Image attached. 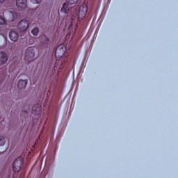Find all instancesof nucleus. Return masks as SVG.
I'll list each match as a JSON object with an SVG mask.
<instances>
[{
    "label": "nucleus",
    "instance_id": "obj_1",
    "mask_svg": "<svg viewBox=\"0 0 178 178\" xmlns=\"http://www.w3.org/2000/svg\"><path fill=\"white\" fill-rule=\"evenodd\" d=\"M77 1L79 0H68L67 3H64L61 8V12L62 13H67L71 8V12H73L71 14L72 20H79V22H81V20L86 17L87 12H88V6L81 5L79 10H76L75 8L72 7V5L77 3Z\"/></svg>",
    "mask_w": 178,
    "mask_h": 178
},
{
    "label": "nucleus",
    "instance_id": "obj_2",
    "mask_svg": "<svg viewBox=\"0 0 178 178\" xmlns=\"http://www.w3.org/2000/svg\"><path fill=\"white\" fill-rule=\"evenodd\" d=\"M29 27H30V22L26 19H22L18 23V30L20 31V33L27 31V30H29Z\"/></svg>",
    "mask_w": 178,
    "mask_h": 178
},
{
    "label": "nucleus",
    "instance_id": "obj_3",
    "mask_svg": "<svg viewBox=\"0 0 178 178\" xmlns=\"http://www.w3.org/2000/svg\"><path fill=\"white\" fill-rule=\"evenodd\" d=\"M23 159L22 158H17L13 164V169L15 172H19L22 170V166H23Z\"/></svg>",
    "mask_w": 178,
    "mask_h": 178
},
{
    "label": "nucleus",
    "instance_id": "obj_4",
    "mask_svg": "<svg viewBox=\"0 0 178 178\" xmlns=\"http://www.w3.org/2000/svg\"><path fill=\"white\" fill-rule=\"evenodd\" d=\"M66 52V48H65V45L59 44L55 50V56L58 58V59L62 58L65 53Z\"/></svg>",
    "mask_w": 178,
    "mask_h": 178
},
{
    "label": "nucleus",
    "instance_id": "obj_5",
    "mask_svg": "<svg viewBox=\"0 0 178 178\" xmlns=\"http://www.w3.org/2000/svg\"><path fill=\"white\" fill-rule=\"evenodd\" d=\"M40 44L42 47H44V48H48V47H49V38L47 37V35H42L40 37Z\"/></svg>",
    "mask_w": 178,
    "mask_h": 178
},
{
    "label": "nucleus",
    "instance_id": "obj_6",
    "mask_svg": "<svg viewBox=\"0 0 178 178\" xmlns=\"http://www.w3.org/2000/svg\"><path fill=\"white\" fill-rule=\"evenodd\" d=\"M9 38L13 42H16L19 38V33L16 31L11 30L9 33Z\"/></svg>",
    "mask_w": 178,
    "mask_h": 178
},
{
    "label": "nucleus",
    "instance_id": "obj_7",
    "mask_svg": "<svg viewBox=\"0 0 178 178\" xmlns=\"http://www.w3.org/2000/svg\"><path fill=\"white\" fill-rule=\"evenodd\" d=\"M8 59L9 57L8 56V54L4 51H1L0 53V65H5L8 62Z\"/></svg>",
    "mask_w": 178,
    "mask_h": 178
},
{
    "label": "nucleus",
    "instance_id": "obj_8",
    "mask_svg": "<svg viewBox=\"0 0 178 178\" xmlns=\"http://www.w3.org/2000/svg\"><path fill=\"white\" fill-rule=\"evenodd\" d=\"M29 83V81L27 79H19L18 81L17 87L19 90H24L26 87H27V84Z\"/></svg>",
    "mask_w": 178,
    "mask_h": 178
},
{
    "label": "nucleus",
    "instance_id": "obj_9",
    "mask_svg": "<svg viewBox=\"0 0 178 178\" xmlns=\"http://www.w3.org/2000/svg\"><path fill=\"white\" fill-rule=\"evenodd\" d=\"M16 6L20 9H26L27 8V1L26 0H17Z\"/></svg>",
    "mask_w": 178,
    "mask_h": 178
},
{
    "label": "nucleus",
    "instance_id": "obj_10",
    "mask_svg": "<svg viewBox=\"0 0 178 178\" xmlns=\"http://www.w3.org/2000/svg\"><path fill=\"white\" fill-rule=\"evenodd\" d=\"M32 113H33L35 116H40V115H41V107H40V104H35L33 106Z\"/></svg>",
    "mask_w": 178,
    "mask_h": 178
},
{
    "label": "nucleus",
    "instance_id": "obj_11",
    "mask_svg": "<svg viewBox=\"0 0 178 178\" xmlns=\"http://www.w3.org/2000/svg\"><path fill=\"white\" fill-rule=\"evenodd\" d=\"M34 56V49H27L26 51V58H33Z\"/></svg>",
    "mask_w": 178,
    "mask_h": 178
},
{
    "label": "nucleus",
    "instance_id": "obj_12",
    "mask_svg": "<svg viewBox=\"0 0 178 178\" xmlns=\"http://www.w3.org/2000/svg\"><path fill=\"white\" fill-rule=\"evenodd\" d=\"M8 26V21L3 17L0 16V27H6Z\"/></svg>",
    "mask_w": 178,
    "mask_h": 178
},
{
    "label": "nucleus",
    "instance_id": "obj_13",
    "mask_svg": "<svg viewBox=\"0 0 178 178\" xmlns=\"http://www.w3.org/2000/svg\"><path fill=\"white\" fill-rule=\"evenodd\" d=\"M38 33H40V29L38 27H35L31 31V34H33L34 37H37V35H38Z\"/></svg>",
    "mask_w": 178,
    "mask_h": 178
},
{
    "label": "nucleus",
    "instance_id": "obj_14",
    "mask_svg": "<svg viewBox=\"0 0 178 178\" xmlns=\"http://www.w3.org/2000/svg\"><path fill=\"white\" fill-rule=\"evenodd\" d=\"M6 141L5 140V138L2 136H0V147L5 145Z\"/></svg>",
    "mask_w": 178,
    "mask_h": 178
},
{
    "label": "nucleus",
    "instance_id": "obj_15",
    "mask_svg": "<svg viewBox=\"0 0 178 178\" xmlns=\"http://www.w3.org/2000/svg\"><path fill=\"white\" fill-rule=\"evenodd\" d=\"M26 109H23L22 112H24L25 113H29L31 111V108H30V106H26Z\"/></svg>",
    "mask_w": 178,
    "mask_h": 178
},
{
    "label": "nucleus",
    "instance_id": "obj_16",
    "mask_svg": "<svg viewBox=\"0 0 178 178\" xmlns=\"http://www.w3.org/2000/svg\"><path fill=\"white\" fill-rule=\"evenodd\" d=\"M32 3H40L41 2V0H31Z\"/></svg>",
    "mask_w": 178,
    "mask_h": 178
},
{
    "label": "nucleus",
    "instance_id": "obj_17",
    "mask_svg": "<svg viewBox=\"0 0 178 178\" xmlns=\"http://www.w3.org/2000/svg\"><path fill=\"white\" fill-rule=\"evenodd\" d=\"M60 63V66H59V67L60 69L62 67V65H63V63H62V61H58V63Z\"/></svg>",
    "mask_w": 178,
    "mask_h": 178
},
{
    "label": "nucleus",
    "instance_id": "obj_18",
    "mask_svg": "<svg viewBox=\"0 0 178 178\" xmlns=\"http://www.w3.org/2000/svg\"><path fill=\"white\" fill-rule=\"evenodd\" d=\"M4 1L5 0H0V3H3Z\"/></svg>",
    "mask_w": 178,
    "mask_h": 178
},
{
    "label": "nucleus",
    "instance_id": "obj_19",
    "mask_svg": "<svg viewBox=\"0 0 178 178\" xmlns=\"http://www.w3.org/2000/svg\"><path fill=\"white\" fill-rule=\"evenodd\" d=\"M57 64H58V62L56 63V65H57ZM54 67H56V65H55Z\"/></svg>",
    "mask_w": 178,
    "mask_h": 178
}]
</instances>
